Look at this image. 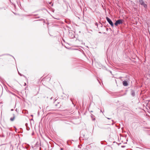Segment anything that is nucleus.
I'll use <instances>...</instances> for the list:
<instances>
[{
	"mask_svg": "<svg viewBox=\"0 0 150 150\" xmlns=\"http://www.w3.org/2000/svg\"><path fill=\"white\" fill-rule=\"evenodd\" d=\"M94 116L92 114H91V117L92 118V120L93 121L95 120V118L94 117H93Z\"/></svg>",
	"mask_w": 150,
	"mask_h": 150,
	"instance_id": "obj_6",
	"label": "nucleus"
},
{
	"mask_svg": "<svg viewBox=\"0 0 150 150\" xmlns=\"http://www.w3.org/2000/svg\"><path fill=\"white\" fill-rule=\"evenodd\" d=\"M123 85L125 86H127L128 84L127 83V82L125 81H123Z\"/></svg>",
	"mask_w": 150,
	"mask_h": 150,
	"instance_id": "obj_4",
	"label": "nucleus"
},
{
	"mask_svg": "<svg viewBox=\"0 0 150 150\" xmlns=\"http://www.w3.org/2000/svg\"><path fill=\"white\" fill-rule=\"evenodd\" d=\"M15 118V116L14 115L13 117L11 118L10 120L11 121H13Z\"/></svg>",
	"mask_w": 150,
	"mask_h": 150,
	"instance_id": "obj_5",
	"label": "nucleus"
},
{
	"mask_svg": "<svg viewBox=\"0 0 150 150\" xmlns=\"http://www.w3.org/2000/svg\"><path fill=\"white\" fill-rule=\"evenodd\" d=\"M140 4L144 6V7H146L147 6V5L146 4H145L143 1L142 0H140L139 1Z\"/></svg>",
	"mask_w": 150,
	"mask_h": 150,
	"instance_id": "obj_3",
	"label": "nucleus"
},
{
	"mask_svg": "<svg viewBox=\"0 0 150 150\" xmlns=\"http://www.w3.org/2000/svg\"><path fill=\"white\" fill-rule=\"evenodd\" d=\"M122 20L121 19H119L115 23V25L116 26L118 24H122Z\"/></svg>",
	"mask_w": 150,
	"mask_h": 150,
	"instance_id": "obj_1",
	"label": "nucleus"
},
{
	"mask_svg": "<svg viewBox=\"0 0 150 150\" xmlns=\"http://www.w3.org/2000/svg\"><path fill=\"white\" fill-rule=\"evenodd\" d=\"M106 19L107 21L113 27V24L111 20L108 17H106Z\"/></svg>",
	"mask_w": 150,
	"mask_h": 150,
	"instance_id": "obj_2",
	"label": "nucleus"
},
{
	"mask_svg": "<svg viewBox=\"0 0 150 150\" xmlns=\"http://www.w3.org/2000/svg\"><path fill=\"white\" fill-rule=\"evenodd\" d=\"M31 116H33V115H31Z\"/></svg>",
	"mask_w": 150,
	"mask_h": 150,
	"instance_id": "obj_9",
	"label": "nucleus"
},
{
	"mask_svg": "<svg viewBox=\"0 0 150 150\" xmlns=\"http://www.w3.org/2000/svg\"><path fill=\"white\" fill-rule=\"evenodd\" d=\"M108 119H110L109 118H107Z\"/></svg>",
	"mask_w": 150,
	"mask_h": 150,
	"instance_id": "obj_8",
	"label": "nucleus"
},
{
	"mask_svg": "<svg viewBox=\"0 0 150 150\" xmlns=\"http://www.w3.org/2000/svg\"><path fill=\"white\" fill-rule=\"evenodd\" d=\"M131 95L133 96H135V93L133 91H131Z\"/></svg>",
	"mask_w": 150,
	"mask_h": 150,
	"instance_id": "obj_7",
	"label": "nucleus"
}]
</instances>
